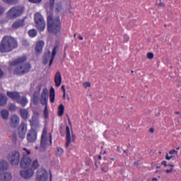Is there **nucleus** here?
<instances>
[{"mask_svg":"<svg viewBox=\"0 0 181 181\" xmlns=\"http://www.w3.org/2000/svg\"><path fill=\"white\" fill-rule=\"evenodd\" d=\"M55 0H49L45 4V8L47 16V30L49 33L57 35L62 29V22L60 18L57 17L53 18V9H54Z\"/></svg>","mask_w":181,"mask_h":181,"instance_id":"f257e3e1","label":"nucleus"},{"mask_svg":"<svg viewBox=\"0 0 181 181\" xmlns=\"http://www.w3.org/2000/svg\"><path fill=\"white\" fill-rule=\"evenodd\" d=\"M16 47H18V41L13 37L4 36L0 43L1 53H9Z\"/></svg>","mask_w":181,"mask_h":181,"instance_id":"f03ea898","label":"nucleus"},{"mask_svg":"<svg viewBox=\"0 0 181 181\" xmlns=\"http://www.w3.org/2000/svg\"><path fill=\"white\" fill-rule=\"evenodd\" d=\"M47 100H49V90L47 88H44L41 95L40 103L42 105H45L43 114L45 118H49V109L47 108Z\"/></svg>","mask_w":181,"mask_h":181,"instance_id":"7ed1b4c3","label":"nucleus"},{"mask_svg":"<svg viewBox=\"0 0 181 181\" xmlns=\"http://www.w3.org/2000/svg\"><path fill=\"white\" fill-rule=\"evenodd\" d=\"M34 21L37 29L40 32H43L46 28V22L45 21L43 16H42L40 13H36L34 15Z\"/></svg>","mask_w":181,"mask_h":181,"instance_id":"20e7f679","label":"nucleus"},{"mask_svg":"<svg viewBox=\"0 0 181 181\" xmlns=\"http://www.w3.org/2000/svg\"><path fill=\"white\" fill-rule=\"evenodd\" d=\"M7 159L11 165L18 166L21 162V153L17 151H13L8 154Z\"/></svg>","mask_w":181,"mask_h":181,"instance_id":"39448f33","label":"nucleus"},{"mask_svg":"<svg viewBox=\"0 0 181 181\" xmlns=\"http://www.w3.org/2000/svg\"><path fill=\"white\" fill-rule=\"evenodd\" d=\"M25 11V7L22 6H16L11 8L8 12V15L10 18H18L21 16Z\"/></svg>","mask_w":181,"mask_h":181,"instance_id":"423d86ee","label":"nucleus"},{"mask_svg":"<svg viewBox=\"0 0 181 181\" xmlns=\"http://www.w3.org/2000/svg\"><path fill=\"white\" fill-rule=\"evenodd\" d=\"M27 132H28V125L25 122H21L17 131L19 138L21 139H25Z\"/></svg>","mask_w":181,"mask_h":181,"instance_id":"0eeeda50","label":"nucleus"},{"mask_svg":"<svg viewBox=\"0 0 181 181\" xmlns=\"http://www.w3.org/2000/svg\"><path fill=\"white\" fill-rule=\"evenodd\" d=\"M66 142L65 144V148H69V146L70 144H71V139L73 141H76V135L73 134V130H71V133L70 132V127L69 126H66Z\"/></svg>","mask_w":181,"mask_h":181,"instance_id":"6e6552de","label":"nucleus"},{"mask_svg":"<svg viewBox=\"0 0 181 181\" xmlns=\"http://www.w3.org/2000/svg\"><path fill=\"white\" fill-rule=\"evenodd\" d=\"M31 163L32 159H30V158L29 157L23 156L20 163L21 168H22L23 169H26V168H29V166H30Z\"/></svg>","mask_w":181,"mask_h":181,"instance_id":"1a4fd4ad","label":"nucleus"},{"mask_svg":"<svg viewBox=\"0 0 181 181\" xmlns=\"http://www.w3.org/2000/svg\"><path fill=\"white\" fill-rule=\"evenodd\" d=\"M37 138V133L33 129L29 130L28 133L27 134V141L28 142H35Z\"/></svg>","mask_w":181,"mask_h":181,"instance_id":"9d476101","label":"nucleus"},{"mask_svg":"<svg viewBox=\"0 0 181 181\" xmlns=\"http://www.w3.org/2000/svg\"><path fill=\"white\" fill-rule=\"evenodd\" d=\"M37 180L38 181H47V173L43 169H40L37 172Z\"/></svg>","mask_w":181,"mask_h":181,"instance_id":"9b49d317","label":"nucleus"},{"mask_svg":"<svg viewBox=\"0 0 181 181\" xmlns=\"http://www.w3.org/2000/svg\"><path fill=\"white\" fill-rule=\"evenodd\" d=\"M20 121L19 116L16 115H11L10 117V127L11 128H16L19 125Z\"/></svg>","mask_w":181,"mask_h":181,"instance_id":"f8f14e48","label":"nucleus"},{"mask_svg":"<svg viewBox=\"0 0 181 181\" xmlns=\"http://www.w3.org/2000/svg\"><path fill=\"white\" fill-rule=\"evenodd\" d=\"M33 169L30 168L21 170L20 175L23 177V179H30V177L33 176Z\"/></svg>","mask_w":181,"mask_h":181,"instance_id":"ddd939ff","label":"nucleus"},{"mask_svg":"<svg viewBox=\"0 0 181 181\" xmlns=\"http://www.w3.org/2000/svg\"><path fill=\"white\" fill-rule=\"evenodd\" d=\"M59 45H57L52 49V57L49 60V67H50V66H52V64H53L54 57H56V54H57V52H59Z\"/></svg>","mask_w":181,"mask_h":181,"instance_id":"4468645a","label":"nucleus"},{"mask_svg":"<svg viewBox=\"0 0 181 181\" xmlns=\"http://www.w3.org/2000/svg\"><path fill=\"white\" fill-rule=\"evenodd\" d=\"M22 26H25V18L18 20L12 25L13 29H18V28H22Z\"/></svg>","mask_w":181,"mask_h":181,"instance_id":"2eb2a0df","label":"nucleus"},{"mask_svg":"<svg viewBox=\"0 0 181 181\" xmlns=\"http://www.w3.org/2000/svg\"><path fill=\"white\" fill-rule=\"evenodd\" d=\"M0 180L9 181L12 180V174L11 173H0Z\"/></svg>","mask_w":181,"mask_h":181,"instance_id":"dca6fc26","label":"nucleus"},{"mask_svg":"<svg viewBox=\"0 0 181 181\" xmlns=\"http://www.w3.org/2000/svg\"><path fill=\"white\" fill-rule=\"evenodd\" d=\"M20 115L23 119H28L29 118V111L28 109L21 108L19 110Z\"/></svg>","mask_w":181,"mask_h":181,"instance_id":"f3484780","label":"nucleus"},{"mask_svg":"<svg viewBox=\"0 0 181 181\" xmlns=\"http://www.w3.org/2000/svg\"><path fill=\"white\" fill-rule=\"evenodd\" d=\"M54 83L56 87H59L62 85V74H60V71H57L54 76Z\"/></svg>","mask_w":181,"mask_h":181,"instance_id":"a211bd4d","label":"nucleus"},{"mask_svg":"<svg viewBox=\"0 0 181 181\" xmlns=\"http://www.w3.org/2000/svg\"><path fill=\"white\" fill-rule=\"evenodd\" d=\"M46 146H47V139L46 138H41L40 152H45L46 151Z\"/></svg>","mask_w":181,"mask_h":181,"instance_id":"6ab92c4d","label":"nucleus"},{"mask_svg":"<svg viewBox=\"0 0 181 181\" xmlns=\"http://www.w3.org/2000/svg\"><path fill=\"white\" fill-rule=\"evenodd\" d=\"M7 95L10 98H12V100H18L19 99V97H21V95H19V93L18 92H7Z\"/></svg>","mask_w":181,"mask_h":181,"instance_id":"aec40b11","label":"nucleus"},{"mask_svg":"<svg viewBox=\"0 0 181 181\" xmlns=\"http://www.w3.org/2000/svg\"><path fill=\"white\" fill-rule=\"evenodd\" d=\"M43 46H45V42L39 41L36 44L35 52L37 53H41L42 50H43Z\"/></svg>","mask_w":181,"mask_h":181,"instance_id":"412c9836","label":"nucleus"},{"mask_svg":"<svg viewBox=\"0 0 181 181\" xmlns=\"http://www.w3.org/2000/svg\"><path fill=\"white\" fill-rule=\"evenodd\" d=\"M50 57H52V52H50V51L45 52L43 57V64L46 65L47 63H49Z\"/></svg>","mask_w":181,"mask_h":181,"instance_id":"4be33fe9","label":"nucleus"},{"mask_svg":"<svg viewBox=\"0 0 181 181\" xmlns=\"http://www.w3.org/2000/svg\"><path fill=\"white\" fill-rule=\"evenodd\" d=\"M17 103L21 104L23 107H26V104H28V98L25 96L19 97L17 100Z\"/></svg>","mask_w":181,"mask_h":181,"instance_id":"5701e85b","label":"nucleus"},{"mask_svg":"<svg viewBox=\"0 0 181 181\" xmlns=\"http://www.w3.org/2000/svg\"><path fill=\"white\" fill-rule=\"evenodd\" d=\"M8 168H9V164L7 160H0V170H7Z\"/></svg>","mask_w":181,"mask_h":181,"instance_id":"b1692460","label":"nucleus"},{"mask_svg":"<svg viewBox=\"0 0 181 181\" xmlns=\"http://www.w3.org/2000/svg\"><path fill=\"white\" fill-rule=\"evenodd\" d=\"M6 103H8V98L6 96H4V95L0 94V107H4V105H6Z\"/></svg>","mask_w":181,"mask_h":181,"instance_id":"393cba45","label":"nucleus"},{"mask_svg":"<svg viewBox=\"0 0 181 181\" xmlns=\"http://www.w3.org/2000/svg\"><path fill=\"white\" fill-rule=\"evenodd\" d=\"M13 74H17L18 76H21L23 74V69L22 68V66H18L17 67L15 68L14 71H13Z\"/></svg>","mask_w":181,"mask_h":181,"instance_id":"a878e982","label":"nucleus"},{"mask_svg":"<svg viewBox=\"0 0 181 181\" xmlns=\"http://www.w3.org/2000/svg\"><path fill=\"white\" fill-rule=\"evenodd\" d=\"M0 114L3 119H8L9 118V112L6 110H1Z\"/></svg>","mask_w":181,"mask_h":181,"instance_id":"bb28decb","label":"nucleus"},{"mask_svg":"<svg viewBox=\"0 0 181 181\" xmlns=\"http://www.w3.org/2000/svg\"><path fill=\"white\" fill-rule=\"evenodd\" d=\"M31 66L30 64H24L23 65H21V68L23 69V74H25V73H28L30 71L31 69Z\"/></svg>","mask_w":181,"mask_h":181,"instance_id":"cd10ccee","label":"nucleus"},{"mask_svg":"<svg viewBox=\"0 0 181 181\" xmlns=\"http://www.w3.org/2000/svg\"><path fill=\"white\" fill-rule=\"evenodd\" d=\"M63 114H64V105H63V104H61L58 107V116L63 117Z\"/></svg>","mask_w":181,"mask_h":181,"instance_id":"c85d7f7f","label":"nucleus"},{"mask_svg":"<svg viewBox=\"0 0 181 181\" xmlns=\"http://www.w3.org/2000/svg\"><path fill=\"white\" fill-rule=\"evenodd\" d=\"M54 96H55L54 88L52 87L51 88L49 91V100L51 103H54Z\"/></svg>","mask_w":181,"mask_h":181,"instance_id":"c756f323","label":"nucleus"},{"mask_svg":"<svg viewBox=\"0 0 181 181\" xmlns=\"http://www.w3.org/2000/svg\"><path fill=\"white\" fill-rule=\"evenodd\" d=\"M35 89L36 90L34 92L33 97H39V94H40V91L42 90V85H38Z\"/></svg>","mask_w":181,"mask_h":181,"instance_id":"7c9ffc66","label":"nucleus"},{"mask_svg":"<svg viewBox=\"0 0 181 181\" xmlns=\"http://www.w3.org/2000/svg\"><path fill=\"white\" fill-rule=\"evenodd\" d=\"M5 4L8 5H16L19 4V0H2Z\"/></svg>","mask_w":181,"mask_h":181,"instance_id":"2f4dec72","label":"nucleus"},{"mask_svg":"<svg viewBox=\"0 0 181 181\" xmlns=\"http://www.w3.org/2000/svg\"><path fill=\"white\" fill-rule=\"evenodd\" d=\"M28 35L30 37H35V36L37 35V31L35 29L30 30L28 31Z\"/></svg>","mask_w":181,"mask_h":181,"instance_id":"473e14b6","label":"nucleus"},{"mask_svg":"<svg viewBox=\"0 0 181 181\" xmlns=\"http://www.w3.org/2000/svg\"><path fill=\"white\" fill-rule=\"evenodd\" d=\"M64 151L63 150V148H60V147H57V151H55V155L56 156H60L62 155H63Z\"/></svg>","mask_w":181,"mask_h":181,"instance_id":"72a5a7b5","label":"nucleus"},{"mask_svg":"<svg viewBox=\"0 0 181 181\" xmlns=\"http://www.w3.org/2000/svg\"><path fill=\"white\" fill-rule=\"evenodd\" d=\"M62 9H63L62 4H57V7L55 8V12H57V13H59V12H62Z\"/></svg>","mask_w":181,"mask_h":181,"instance_id":"f704fd0d","label":"nucleus"},{"mask_svg":"<svg viewBox=\"0 0 181 181\" xmlns=\"http://www.w3.org/2000/svg\"><path fill=\"white\" fill-rule=\"evenodd\" d=\"M37 168H39V163L37 160H35L32 164V169L36 170Z\"/></svg>","mask_w":181,"mask_h":181,"instance_id":"c9c22d12","label":"nucleus"},{"mask_svg":"<svg viewBox=\"0 0 181 181\" xmlns=\"http://www.w3.org/2000/svg\"><path fill=\"white\" fill-rule=\"evenodd\" d=\"M33 103L34 105H37L39 104V97L33 96Z\"/></svg>","mask_w":181,"mask_h":181,"instance_id":"e433bc0d","label":"nucleus"},{"mask_svg":"<svg viewBox=\"0 0 181 181\" xmlns=\"http://www.w3.org/2000/svg\"><path fill=\"white\" fill-rule=\"evenodd\" d=\"M8 110H10V111H16V105L14 104H10L8 106Z\"/></svg>","mask_w":181,"mask_h":181,"instance_id":"4c0bfd02","label":"nucleus"},{"mask_svg":"<svg viewBox=\"0 0 181 181\" xmlns=\"http://www.w3.org/2000/svg\"><path fill=\"white\" fill-rule=\"evenodd\" d=\"M26 62V57H20V58H18V59H17V62L19 64V63H23V62Z\"/></svg>","mask_w":181,"mask_h":181,"instance_id":"58836bf2","label":"nucleus"},{"mask_svg":"<svg viewBox=\"0 0 181 181\" xmlns=\"http://www.w3.org/2000/svg\"><path fill=\"white\" fill-rule=\"evenodd\" d=\"M83 86L84 88H88V87H91V83L90 82H85L83 83Z\"/></svg>","mask_w":181,"mask_h":181,"instance_id":"ea45409f","label":"nucleus"},{"mask_svg":"<svg viewBox=\"0 0 181 181\" xmlns=\"http://www.w3.org/2000/svg\"><path fill=\"white\" fill-rule=\"evenodd\" d=\"M153 57H154V55L152 52L147 53V59H149V60H152Z\"/></svg>","mask_w":181,"mask_h":181,"instance_id":"a19ab883","label":"nucleus"},{"mask_svg":"<svg viewBox=\"0 0 181 181\" xmlns=\"http://www.w3.org/2000/svg\"><path fill=\"white\" fill-rule=\"evenodd\" d=\"M9 66H16V64H18V61H13V62H8Z\"/></svg>","mask_w":181,"mask_h":181,"instance_id":"79ce46f5","label":"nucleus"},{"mask_svg":"<svg viewBox=\"0 0 181 181\" xmlns=\"http://www.w3.org/2000/svg\"><path fill=\"white\" fill-rule=\"evenodd\" d=\"M22 45H23V46L28 47V46H29V42H28V40H23L22 41Z\"/></svg>","mask_w":181,"mask_h":181,"instance_id":"37998d69","label":"nucleus"},{"mask_svg":"<svg viewBox=\"0 0 181 181\" xmlns=\"http://www.w3.org/2000/svg\"><path fill=\"white\" fill-rule=\"evenodd\" d=\"M29 2H31V4H40L42 2V0H28Z\"/></svg>","mask_w":181,"mask_h":181,"instance_id":"c03bdc74","label":"nucleus"},{"mask_svg":"<svg viewBox=\"0 0 181 181\" xmlns=\"http://www.w3.org/2000/svg\"><path fill=\"white\" fill-rule=\"evenodd\" d=\"M158 6H160L161 8H165V5L164 4L163 2H162L161 0L159 1V3L157 4Z\"/></svg>","mask_w":181,"mask_h":181,"instance_id":"a18cd8bd","label":"nucleus"},{"mask_svg":"<svg viewBox=\"0 0 181 181\" xmlns=\"http://www.w3.org/2000/svg\"><path fill=\"white\" fill-rule=\"evenodd\" d=\"M47 135V131H46L45 129H44L41 138H46Z\"/></svg>","mask_w":181,"mask_h":181,"instance_id":"49530a36","label":"nucleus"},{"mask_svg":"<svg viewBox=\"0 0 181 181\" xmlns=\"http://www.w3.org/2000/svg\"><path fill=\"white\" fill-rule=\"evenodd\" d=\"M173 153H175V155H177V151L175 149L171 150V151H169L170 155H173Z\"/></svg>","mask_w":181,"mask_h":181,"instance_id":"de8ad7c7","label":"nucleus"},{"mask_svg":"<svg viewBox=\"0 0 181 181\" xmlns=\"http://www.w3.org/2000/svg\"><path fill=\"white\" fill-rule=\"evenodd\" d=\"M39 115L40 114L38 113V112H34L33 118H37Z\"/></svg>","mask_w":181,"mask_h":181,"instance_id":"09e8293b","label":"nucleus"},{"mask_svg":"<svg viewBox=\"0 0 181 181\" xmlns=\"http://www.w3.org/2000/svg\"><path fill=\"white\" fill-rule=\"evenodd\" d=\"M4 71L0 68V78H2V77H4Z\"/></svg>","mask_w":181,"mask_h":181,"instance_id":"8fccbe9b","label":"nucleus"},{"mask_svg":"<svg viewBox=\"0 0 181 181\" xmlns=\"http://www.w3.org/2000/svg\"><path fill=\"white\" fill-rule=\"evenodd\" d=\"M161 165H163L165 167L168 166V162L165 160L161 163Z\"/></svg>","mask_w":181,"mask_h":181,"instance_id":"3c124183","label":"nucleus"},{"mask_svg":"<svg viewBox=\"0 0 181 181\" xmlns=\"http://www.w3.org/2000/svg\"><path fill=\"white\" fill-rule=\"evenodd\" d=\"M148 132H150L151 134H153L155 132V129L151 127L149 129Z\"/></svg>","mask_w":181,"mask_h":181,"instance_id":"603ef678","label":"nucleus"},{"mask_svg":"<svg viewBox=\"0 0 181 181\" xmlns=\"http://www.w3.org/2000/svg\"><path fill=\"white\" fill-rule=\"evenodd\" d=\"M165 172H166V173H170L173 172V168H171L170 170H166Z\"/></svg>","mask_w":181,"mask_h":181,"instance_id":"864d4df0","label":"nucleus"},{"mask_svg":"<svg viewBox=\"0 0 181 181\" xmlns=\"http://www.w3.org/2000/svg\"><path fill=\"white\" fill-rule=\"evenodd\" d=\"M61 89L62 90L63 93H66V88L64 85L62 86Z\"/></svg>","mask_w":181,"mask_h":181,"instance_id":"5fc2aeb1","label":"nucleus"},{"mask_svg":"<svg viewBox=\"0 0 181 181\" xmlns=\"http://www.w3.org/2000/svg\"><path fill=\"white\" fill-rule=\"evenodd\" d=\"M23 150L25 151L27 155H30V151L29 150H28V149H26L25 148H23Z\"/></svg>","mask_w":181,"mask_h":181,"instance_id":"6e6d98bb","label":"nucleus"},{"mask_svg":"<svg viewBox=\"0 0 181 181\" xmlns=\"http://www.w3.org/2000/svg\"><path fill=\"white\" fill-rule=\"evenodd\" d=\"M101 170H102V172H103L104 173H107V172H108V170L107 169H106V170H105L104 169V168H101Z\"/></svg>","mask_w":181,"mask_h":181,"instance_id":"4d7b16f0","label":"nucleus"},{"mask_svg":"<svg viewBox=\"0 0 181 181\" xmlns=\"http://www.w3.org/2000/svg\"><path fill=\"white\" fill-rule=\"evenodd\" d=\"M4 13V8L2 6H0V15H2Z\"/></svg>","mask_w":181,"mask_h":181,"instance_id":"13d9d810","label":"nucleus"},{"mask_svg":"<svg viewBox=\"0 0 181 181\" xmlns=\"http://www.w3.org/2000/svg\"><path fill=\"white\" fill-rule=\"evenodd\" d=\"M165 159L167 160H170V156H169V154H168V153L166 154Z\"/></svg>","mask_w":181,"mask_h":181,"instance_id":"bf43d9fd","label":"nucleus"},{"mask_svg":"<svg viewBox=\"0 0 181 181\" xmlns=\"http://www.w3.org/2000/svg\"><path fill=\"white\" fill-rule=\"evenodd\" d=\"M66 117L68 118V122H69V125H71V122L70 121V117H69V115H66Z\"/></svg>","mask_w":181,"mask_h":181,"instance_id":"052dcab7","label":"nucleus"},{"mask_svg":"<svg viewBox=\"0 0 181 181\" xmlns=\"http://www.w3.org/2000/svg\"><path fill=\"white\" fill-rule=\"evenodd\" d=\"M134 165H135L136 166H139V163L136 161L134 163Z\"/></svg>","mask_w":181,"mask_h":181,"instance_id":"680f3d73","label":"nucleus"},{"mask_svg":"<svg viewBox=\"0 0 181 181\" xmlns=\"http://www.w3.org/2000/svg\"><path fill=\"white\" fill-rule=\"evenodd\" d=\"M62 98H64H64H66V93H63Z\"/></svg>","mask_w":181,"mask_h":181,"instance_id":"e2e57ef3","label":"nucleus"},{"mask_svg":"<svg viewBox=\"0 0 181 181\" xmlns=\"http://www.w3.org/2000/svg\"><path fill=\"white\" fill-rule=\"evenodd\" d=\"M78 39H79V40H83V37L81 35H79Z\"/></svg>","mask_w":181,"mask_h":181,"instance_id":"0e129e2a","label":"nucleus"},{"mask_svg":"<svg viewBox=\"0 0 181 181\" xmlns=\"http://www.w3.org/2000/svg\"><path fill=\"white\" fill-rule=\"evenodd\" d=\"M151 181H158V178H153Z\"/></svg>","mask_w":181,"mask_h":181,"instance_id":"69168bd1","label":"nucleus"},{"mask_svg":"<svg viewBox=\"0 0 181 181\" xmlns=\"http://www.w3.org/2000/svg\"><path fill=\"white\" fill-rule=\"evenodd\" d=\"M175 114L179 115V114H180V112H175Z\"/></svg>","mask_w":181,"mask_h":181,"instance_id":"338daca9","label":"nucleus"},{"mask_svg":"<svg viewBox=\"0 0 181 181\" xmlns=\"http://www.w3.org/2000/svg\"><path fill=\"white\" fill-rule=\"evenodd\" d=\"M98 159L100 160V159H101V156H98Z\"/></svg>","mask_w":181,"mask_h":181,"instance_id":"774afa93","label":"nucleus"}]
</instances>
